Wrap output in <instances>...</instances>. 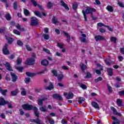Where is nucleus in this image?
I'll return each mask as SVG.
<instances>
[{"label": "nucleus", "instance_id": "3", "mask_svg": "<svg viewBox=\"0 0 124 124\" xmlns=\"http://www.w3.org/2000/svg\"><path fill=\"white\" fill-rule=\"evenodd\" d=\"M34 59L33 58H28L27 61L25 62V63L28 65H32V64H34Z\"/></svg>", "mask_w": 124, "mask_h": 124}, {"label": "nucleus", "instance_id": "23", "mask_svg": "<svg viewBox=\"0 0 124 124\" xmlns=\"http://www.w3.org/2000/svg\"><path fill=\"white\" fill-rule=\"evenodd\" d=\"M45 89L46 90H48V91H51V90L54 89V86H53V84L51 83L48 86L45 87Z\"/></svg>", "mask_w": 124, "mask_h": 124}, {"label": "nucleus", "instance_id": "60", "mask_svg": "<svg viewBox=\"0 0 124 124\" xmlns=\"http://www.w3.org/2000/svg\"><path fill=\"white\" fill-rule=\"evenodd\" d=\"M43 50L47 54H50V50H49V49H47V48H43Z\"/></svg>", "mask_w": 124, "mask_h": 124}, {"label": "nucleus", "instance_id": "55", "mask_svg": "<svg viewBox=\"0 0 124 124\" xmlns=\"http://www.w3.org/2000/svg\"><path fill=\"white\" fill-rule=\"evenodd\" d=\"M107 86H108V92L109 93H112V87L108 84Z\"/></svg>", "mask_w": 124, "mask_h": 124}, {"label": "nucleus", "instance_id": "35", "mask_svg": "<svg viewBox=\"0 0 124 124\" xmlns=\"http://www.w3.org/2000/svg\"><path fill=\"white\" fill-rule=\"evenodd\" d=\"M43 37H44V39L46 40H48L49 39V35L46 34H43L42 35Z\"/></svg>", "mask_w": 124, "mask_h": 124}, {"label": "nucleus", "instance_id": "59", "mask_svg": "<svg viewBox=\"0 0 124 124\" xmlns=\"http://www.w3.org/2000/svg\"><path fill=\"white\" fill-rule=\"evenodd\" d=\"M52 73L54 75V76H56V77H58V73L57 72V71L56 70L52 71Z\"/></svg>", "mask_w": 124, "mask_h": 124}, {"label": "nucleus", "instance_id": "62", "mask_svg": "<svg viewBox=\"0 0 124 124\" xmlns=\"http://www.w3.org/2000/svg\"><path fill=\"white\" fill-rule=\"evenodd\" d=\"M105 27H106V28H107V29H108V30H109L110 31H113V29L110 28V27H109V26L106 25V26H105Z\"/></svg>", "mask_w": 124, "mask_h": 124}, {"label": "nucleus", "instance_id": "51", "mask_svg": "<svg viewBox=\"0 0 124 124\" xmlns=\"http://www.w3.org/2000/svg\"><path fill=\"white\" fill-rule=\"evenodd\" d=\"M17 64H21L22 62V58H18L16 60Z\"/></svg>", "mask_w": 124, "mask_h": 124}, {"label": "nucleus", "instance_id": "25", "mask_svg": "<svg viewBox=\"0 0 124 124\" xmlns=\"http://www.w3.org/2000/svg\"><path fill=\"white\" fill-rule=\"evenodd\" d=\"M26 74L27 76H28V77H33L34 76H35V74L31 73L29 72H26Z\"/></svg>", "mask_w": 124, "mask_h": 124}, {"label": "nucleus", "instance_id": "29", "mask_svg": "<svg viewBox=\"0 0 124 124\" xmlns=\"http://www.w3.org/2000/svg\"><path fill=\"white\" fill-rule=\"evenodd\" d=\"M85 101V98L82 97H78V102L79 103V104H81L82 102L83 101Z\"/></svg>", "mask_w": 124, "mask_h": 124}, {"label": "nucleus", "instance_id": "52", "mask_svg": "<svg viewBox=\"0 0 124 124\" xmlns=\"http://www.w3.org/2000/svg\"><path fill=\"white\" fill-rule=\"evenodd\" d=\"M17 44L19 46H23L24 44L23 43V42H22V41L18 40L17 41Z\"/></svg>", "mask_w": 124, "mask_h": 124}, {"label": "nucleus", "instance_id": "43", "mask_svg": "<svg viewBox=\"0 0 124 124\" xmlns=\"http://www.w3.org/2000/svg\"><path fill=\"white\" fill-rule=\"evenodd\" d=\"M99 81H102V78L101 77H99L97 79H94L95 83H97V82H99Z\"/></svg>", "mask_w": 124, "mask_h": 124}, {"label": "nucleus", "instance_id": "50", "mask_svg": "<svg viewBox=\"0 0 124 124\" xmlns=\"http://www.w3.org/2000/svg\"><path fill=\"white\" fill-rule=\"evenodd\" d=\"M118 93L120 95V96H124V90L119 91Z\"/></svg>", "mask_w": 124, "mask_h": 124}, {"label": "nucleus", "instance_id": "27", "mask_svg": "<svg viewBox=\"0 0 124 124\" xmlns=\"http://www.w3.org/2000/svg\"><path fill=\"white\" fill-rule=\"evenodd\" d=\"M111 119L112 120H113V121H115L116 124H120L121 123V122L120 121V120H119V119H117V118L114 116H112Z\"/></svg>", "mask_w": 124, "mask_h": 124}, {"label": "nucleus", "instance_id": "26", "mask_svg": "<svg viewBox=\"0 0 124 124\" xmlns=\"http://www.w3.org/2000/svg\"><path fill=\"white\" fill-rule=\"evenodd\" d=\"M16 28L17 30H19V31H25V29L24 28H21V25H20V24H17Z\"/></svg>", "mask_w": 124, "mask_h": 124}, {"label": "nucleus", "instance_id": "21", "mask_svg": "<svg viewBox=\"0 0 124 124\" xmlns=\"http://www.w3.org/2000/svg\"><path fill=\"white\" fill-rule=\"evenodd\" d=\"M106 9L107 10H108V11H109V12H113L114 11V9H113V7L110 5L107 6V7H106Z\"/></svg>", "mask_w": 124, "mask_h": 124}, {"label": "nucleus", "instance_id": "33", "mask_svg": "<svg viewBox=\"0 0 124 124\" xmlns=\"http://www.w3.org/2000/svg\"><path fill=\"white\" fill-rule=\"evenodd\" d=\"M5 18L7 21H10L11 20V16L9 14H6L5 15Z\"/></svg>", "mask_w": 124, "mask_h": 124}, {"label": "nucleus", "instance_id": "37", "mask_svg": "<svg viewBox=\"0 0 124 124\" xmlns=\"http://www.w3.org/2000/svg\"><path fill=\"white\" fill-rule=\"evenodd\" d=\"M117 103L118 106H122V99H117Z\"/></svg>", "mask_w": 124, "mask_h": 124}, {"label": "nucleus", "instance_id": "42", "mask_svg": "<svg viewBox=\"0 0 124 124\" xmlns=\"http://www.w3.org/2000/svg\"><path fill=\"white\" fill-rule=\"evenodd\" d=\"M5 104H7L8 108H12V105H11V103L8 101H6Z\"/></svg>", "mask_w": 124, "mask_h": 124}, {"label": "nucleus", "instance_id": "34", "mask_svg": "<svg viewBox=\"0 0 124 124\" xmlns=\"http://www.w3.org/2000/svg\"><path fill=\"white\" fill-rule=\"evenodd\" d=\"M95 72H96V74L98 75H100L101 74V71L103 70V69L101 68L100 70H94Z\"/></svg>", "mask_w": 124, "mask_h": 124}, {"label": "nucleus", "instance_id": "39", "mask_svg": "<svg viewBox=\"0 0 124 124\" xmlns=\"http://www.w3.org/2000/svg\"><path fill=\"white\" fill-rule=\"evenodd\" d=\"M25 82L26 84H30V82H31V78H26L25 79Z\"/></svg>", "mask_w": 124, "mask_h": 124}, {"label": "nucleus", "instance_id": "7", "mask_svg": "<svg viewBox=\"0 0 124 124\" xmlns=\"http://www.w3.org/2000/svg\"><path fill=\"white\" fill-rule=\"evenodd\" d=\"M11 76L12 79V82L15 83V82L17 81V79H18V76H17L16 74L12 72H11Z\"/></svg>", "mask_w": 124, "mask_h": 124}, {"label": "nucleus", "instance_id": "4", "mask_svg": "<svg viewBox=\"0 0 124 124\" xmlns=\"http://www.w3.org/2000/svg\"><path fill=\"white\" fill-rule=\"evenodd\" d=\"M8 46V45L7 44H5L2 49V52L4 55H9L10 54L9 50L7 49Z\"/></svg>", "mask_w": 124, "mask_h": 124}, {"label": "nucleus", "instance_id": "20", "mask_svg": "<svg viewBox=\"0 0 124 124\" xmlns=\"http://www.w3.org/2000/svg\"><path fill=\"white\" fill-rule=\"evenodd\" d=\"M63 33L65 36L67 37V42H70V35H69V34L66 32H63Z\"/></svg>", "mask_w": 124, "mask_h": 124}, {"label": "nucleus", "instance_id": "11", "mask_svg": "<svg viewBox=\"0 0 124 124\" xmlns=\"http://www.w3.org/2000/svg\"><path fill=\"white\" fill-rule=\"evenodd\" d=\"M61 5L62 6H63V7H64V8L66 10H69V8H68V6H67V4H66V3H64V2L63 0L61 1Z\"/></svg>", "mask_w": 124, "mask_h": 124}, {"label": "nucleus", "instance_id": "45", "mask_svg": "<svg viewBox=\"0 0 124 124\" xmlns=\"http://www.w3.org/2000/svg\"><path fill=\"white\" fill-rule=\"evenodd\" d=\"M77 7H78V4L77 3V2H75L73 4V9H77Z\"/></svg>", "mask_w": 124, "mask_h": 124}, {"label": "nucleus", "instance_id": "63", "mask_svg": "<svg viewBox=\"0 0 124 124\" xmlns=\"http://www.w3.org/2000/svg\"><path fill=\"white\" fill-rule=\"evenodd\" d=\"M26 49H27V50H28V51H31V48L30 46L27 45L26 46Z\"/></svg>", "mask_w": 124, "mask_h": 124}, {"label": "nucleus", "instance_id": "24", "mask_svg": "<svg viewBox=\"0 0 124 124\" xmlns=\"http://www.w3.org/2000/svg\"><path fill=\"white\" fill-rule=\"evenodd\" d=\"M63 77H64V76L62 74L58 75L57 76V78H58V81H60V82L62 81V79H63Z\"/></svg>", "mask_w": 124, "mask_h": 124}, {"label": "nucleus", "instance_id": "30", "mask_svg": "<svg viewBox=\"0 0 124 124\" xmlns=\"http://www.w3.org/2000/svg\"><path fill=\"white\" fill-rule=\"evenodd\" d=\"M110 59H106L105 60V62L107 64V65H110L112 62H110Z\"/></svg>", "mask_w": 124, "mask_h": 124}, {"label": "nucleus", "instance_id": "16", "mask_svg": "<svg viewBox=\"0 0 124 124\" xmlns=\"http://www.w3.org/2000/svg\"><path fill=\"white\" fill-rule=\"evenodd\" d=\"M73 93L69 92L67 96L66 97V99H72V98H73Z\"/></svg>", "mask_w": 124, "mask_h": 124}, {"label": "nucleus", "instance_id": "40", "mask_svg": "<svg viewBox=\"0 0 124 124\" xmlns=\"http://www.w3.org/2000/svg\"><path fill=\"white\" fill-rule=\"evenodd\" d=\"M43 104V101L42 99H38V105L42 106Z\"/></svg>", "mask_w": 124, "mask_h": 124}, {"label": "nucleus", "instance_id": "46", "mask_svg": "<svg viewBox=\"0 0 124 124\" xmlns=\"http://www.w3.org/2000/svg\"><path fill=\"white\" fill-rule=\"evenodd\" d=\"M82 13L84 16V20L87 21L88 20L87 19V16H86V12L84 10H82Z\"/></svg>", "mask_w": 124, "mask_h": 124}, {"label": "nucleus", "instance_id": "47", "mask_svg": "<svg viewBox=\"0 0 124 124\" xmlns=\"http://www.w3.org/2000/svg\"><path fill=\"white\" fill-rule=\"evenodd\" d=\"M85 78H92V74H91V73H86V76L85 77Z\"/></svg>", "mask_w": 124, "mask_h": 124}, {"label": "nucleus", "instance_id": "10", "mask_svg": "<svg viewBox=\"0 0 124 124\" xmlns=\"http://www.w3.org/2000/svg\"><path fill=\"white\" fill-rule=\"evenodd\" d=\"M41 63L42 65L46 66V65H48V64H49V62H48V60L45 59L41 61Z\"/></svg>", "mask_w": 124, "mask_h": 124}, {"label": "nucleus", "instance_id": "64", "mask_svg": "<svg viewBox=\"0 0 124 124\" xmlns=\"http://www.w3.org/2000/svg\"><path fill=\"white\" fill-rule=\"evenodd\" d=\"M120 52L121 53V54H124V47L120 48Z\"/></svg>", "mask_w": 124, "mask_h": 124}, {"label": "nucleus", "instance_id": "49", "mask_svg": "<svg viewBox=\"0 0 124 124\" xmlns=\"http://www.w3.org/2000/svg\"><path fill=\"white\" fill-rule=\"evenodd\" d=\"M31 1L32 3V4H33L34 6H35V7L37 6L38 4L36 1H35L34 0H31Z\"/></svg>", "mask_w": 124, "mask_h": 124}, {"label": "nucleus", "instance_id": "12", "mask_svg": "<svg viewBox=\"0 0 124 124\" xmlns=\"http://www.w3.org/2000/svg\"><path fill=\"white\" fill-rule=\"evenodd\" d=\"M4 65L7 70H9L10 71H11V70H12V68H11V66L10 65V64H9V63L6 62L4 64Z\"/></svg>", "mask_w": 124, "mask_h": 124}, {"label": "nucleus", "instance_id": "1", "mask_svg": "<svg viewBox=\"0 0 124 124\" xmlns=\"http://www.w3.org/2000/svg\"><path fill=\"white\" fill-rule=\"evenodd\" d=\"M95 12V9L90 8L89 7H87V9H86L85 12L86 14H91V17L93 18V20H95L96 18H93V12Z\"/></svg>", "mask_w": 124, "mask_h": 124}, {"label": "nucleus", "instance_id": "41", "mask_svg": "<svg viewBox=\"0 0 124 124\" xmlns=\"http://www.w3.org/2000/svg\"><path fill=\"white\" fill-rule=\"evenodd\" d=\"M47 120H48L49 124H55V121H54V120H53V119L48 118Z\"/></svg>", "mask_w": 124, "mask_h": 124}, {"label": "nucleus", "instance_id": "15", "mask_svg": "<svg viewBox=\"0 0 124 124\" xmlns=\"http://www.w3.org/2000/svg\"><path fill=\"white\" fill-rule=\"evenodd\" d=\"M19 93V90L18 89H16L15 90L12 91L11 94L13 96H15L17 95V93Z\"/></svg>", "mask_w": 124, "mask_h": 124}, {"label": "nucleus", "instance_id": "54", "mask_svg": "<svg viewBox=\"0 0 124 124\" xmlns=\"http://www.w3.org/2000/svg\"><path fill=\"white\" fill-rule=\"evenodd\" d=\"M97 26L98 27H105V26H106V25H104V24H103L102 23H97Z\"/></svg>", "mask_w": 124, "mask_h": 124}, {"label": "nucleus", "instance_id": "56", "mask_svg": "<svg viewBox=\"0 0 124 124\" xmlns=\"http://www.w3.org/2000/svg\"><path fill=\"white\" fill-rule=\"evenodd\" d=\"M37 6L40 10H42V11H44V8H43L42 6L40 4H37Z\"/></svg>", "mask_w": 124, "mask_h": 124}, {"label": "nucleus", "instance_id": "61", "mask_svg": "<svg viewBox=\"0 0 124 124\" xmlns=\"http://www.w3.org/2000/svg\"><path fill=\"white\" fill-rule=\"evenodd\" d=\"M16 69L19 70L20 72H22V70H23V69H24V67H16Z\"/></svg>", "mask_w": 124, "mask_h": 124}, {"label": "nucleus", "instance_id": "31", "mask_svg": "<svg viewBox=\"0 0 124 124\" xmlns=\"http://www.w3.org/2000/svg\"><path fill=\"white\" fill-rule=\"evenodd\" d=\"M113 114L114 115H116V116L122 117V114H121V113L120 112H118V111H117V109H115L114 111H113Z\"/></svg>", "mask_w": 124, "mask_h": 124}, {"label": "nucleus", "instance_id": "5", "mask_svg": "<svg viewBox=\"0 0 124 124\" xmlns=\"http://www.w3.org/2000/svg\"><path fill=\"white\" fill-rule=\"evenodd\" d=\"M95 40L97 42L98 41H101V40H106L105 37H103L100 35H98L94 37Z\"/></svg>", "mask_w": 124, "mask_h": 124}, {"label": "nucleus", "instance_id": "53", "mask_svg": "<svg viewBox=\"0 0 124 124\" xmlns=\"http://www.w3.org/2000/svg\"><path fill=\"white\" fill-rule=\"evenodd\" d=\"M13 7L14 9L16 10L17 8H18V6H17V2H15L13 3Z\"/></svg>", "mask_w": 124, "mask_h": 124}, {"label": "nucleus", "instance_id": "36", "mask_svg": "<svg viewBox=\"0 0 124 124\" xmlns=\"http://www.w3.org/2000/svg\"><path fill=\"white\" fill-rule=\"evenodd\" d=\"M40 111H42V112H46L47 110H46V106L42 107L39 108Z\"/></svg>", "mask_w": 124, "mask_h": 124}, {"label": "nucleus", "instance_id": "38", "mask_svg": "<svg viewBox=\"0 0 124 124\" xmlns=\"http://www.w3.org/2000/svg\"><path fill=\"white\" fill-rule=\"evenodd\" d=\"M80 67L82 70H86V69H87V66L84 64H81L80 65Z\"/></svg>", "mask_w": 124, "mask_h": 124}, {"label": "nucleus", "instance_id": "32", "mask_svg": "<svg viewBox=\"0 0 124 124\" xmlns=\"http://www.w3.org/2000/svg\"><path fill=\"white\" fill-rule=\"evenodd\" d=\"M34 13L35 15H36V16H37V17H39L40 18H41V13H40V12L35 11Z\"/></svg>", "mask_w": 124, "mask_h": 124}, {"label": "nucleus", "instance_id": "48", "mask_svg": "<svg viewBox=\"0 0 124 124\" xmlns=\"http://www.w3.org/2000/svg\"><path fill=\"white\" fill-rule=\"evenodd\" d=\"M116 40H117V38L115 37H111L110 38V41L114 42V43H116Z\"/></svg>", "mask_w": 124, "mask_h": 124}, {"label": "nucleus", "instance_id": "28", "mask_svg": "<svg viewBox=\"0 0 124 124\" xmlns=\"http://www.w3.org/2000/svg\"><path fill=\"white\" fill-rule=\"evenodd\" d=\"M24 13L25 16H29V15H31V13H30V11H29L28 9H24Z\"/></svg>", "mask_w": 124, "mask_h": 124}, {"label": "nucleus", "instance_id": "18", "mask_svg": "<svg viewBox=\"0 0 124 124\" xmlns=\"http://www.w3.org/2000/svg\"><path fill=\"white\" fill-rule=\"evenodd\" d=\"M107 71H108V75H109V76H112L113 75V69L108 68Z\"/></svg>", "mask_w": 124, "mask_h": 124}, {"label": "nucleus", "instance_id": "6", "mask_svg": "<svg viewBox=\"0 0 124 124\" xmlns=\"http://www.w3.org/2000/svg\"><path fill=\"white\" fill-rule=\"evenodd\" d=\"M22 107L23 109H24V110H31L32 109V106L30 105L29 104H24L22 106Z\"/></svg>", "mask_w": 124, "mask_h": 124}, {"label": "nucleus", "instance_id": "13", "mask_svg": "<svg viewBox=\"0 0 124 124\" xmlns=\"http://www.w3.org/2000/svg\"><path fill=\"white\" fill-rule=\"evenodd\" d=\"M77 84L79 85V87L82 89V90H86L87 89V86L86 85L81 83L79 82H78Z\"/></svg>", "mask_w": 124, "mask_h": 124}, {"label": "nucleus", "instance_id": "9", "mask_svg": "<svg viewBox=\"0 0 124 124\" xmlns=\"http://www.w3.org/2000/svg\"><path fill=\"white\" fill-rule=\"evenodd\" d=\"M5 37L6 39L7 40L8 43H9V44H11L12 42L14 41V40L13 39V38L9 37V36L5 35Z\"/></svg>", "mask_w": 124, "mask_h": 124}, {"label": "nucleus", "instance_id": "14", "mask_svg": "<svg viewBox=\"0 0 124 124\" xmlns=\"http://www.w3.org/2000/svg\"><path fill=\"white\" fill-rule=\"evenodd\" d=\"M92 105L95 109H99V105H98V104H97V103H96L95 102H92Z\"/></svg>", "mask_w": 124, "mask_h": 124}, {"label": "nucleus", "instance_id": "44", "mask_svg": "<svg viewBox=\"0 0 124 124\" xmlns=\"http://www.w3.org/2000/svg\"><path fill=\"white\" fill-rule=\"evenodd\" d=\"M13 32L14 33H15V34H17V35H20V34H21V32H20V31H19L18 30H14L13 31Z\"/></svg>", "mask_w": 124, "mask_h": 124}, {"label": "nucleus", "instance_id": "58", "mask_svg": "<svg viewBox=\"0 0 124 124\" xmlns=\"http://www.w3.org/2000/svg\"><path fill=\"white\" fill-rule=\"evenodd\" d=\"M99 31H100V32H101L102 33H103L106 32V31L105 30H104L103 28H100L99 29Z\"/></svg>", "mask_w": 124, "mask_h": 124}, {"label": "nucleus", "instance_id": "8", "mask_svg": "<svg viewBox=\"0 0 124 124\" xmlns=\"http://www.w3.org/2000/svg\"><path fill=\"white\" fill-rule=\"evenodd\" d=\"M31 123H35L37 124H43V123H41V121L39 118H37V120L35 119H31L30 120Z\"/></svg>", "mask_w": 124, "mask_h": 124}, {"label": "nucleus", "instance_id": "17", "mask_svg": "<svg viewBox=\"0 0 124 124\" xmlns=\"http://www.w3.org/2000/svg\"><path fill=\"white\" fill-rule=\"evenodd\" d=\"M52 23L55 25H58L60 22L59 21H58V18H57L55 16H54L52 18Z\"/></svg>", "mask_w": 124, "mask_h": 124}, {"label": "nucleus", "instance_id": "19", "mask_svg": "<svg viewBox=\"0 0 124 124\" xmlns=\"http://www.w3.org/2000/svg\"><path fill=\"white\" fill-rule=\"evenodd\" d=\"M6 103V101L3 99V98H0V105L4 106L5 105V103Z\"/></svg>", "mask_w": 124, "mask_h": 124}, {"label": "nucleus", "instance_id": "2", "mask_svg": "<svg viewBox=\"0 0 124 124\" xmlns=\"http://www.w3.org/2000/svg\"><path fill=\"white\" fill-rule=\"evenodd\" d=\"M31 21L30 26H36L38 25V19L36 17L32 16L31 17Z\"/></svg>", "mask_w": 124, "mask_h": 124}, {"label": "nucleus", "instance_id": "22", "mask_svg": "<svg viewBox=\"0 0 124 124\" xmlns=\"http://www.w3.org/2000/svg\"><path fill=\"white\" fill-rule=\"evenodd\" d=\"M0 92L1 93H2V95H5V93H7V90H3L2 89V88H1V87H0Z\"/></svg>", "mask_w": 124, "mask_h": 124}, {"label": "nucleus", "instance_id": "57", "mask_svg": "<svg viewBox=\"0 0 124 124\" xmlns=\"http://www.w3.org/2000/svg\"><path fill=\"white\" fill-rule=\"evenodd\" d=\"M52 6H53V3H51V2H48L47 3L48 8H51Z\"/></svg>", "mask_w": 124, "mask_h": 124}]
</instances>
